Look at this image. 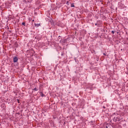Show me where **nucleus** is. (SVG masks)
<instances>
[{
    "mask_svg": "<svg viewBox=\"0 0 128 128\" xmlns=\"http://www.w3.org/2000/svg\"><path fill=\"white\" fill-rule=\"evenodd\" d=\"M113 120L114 122H119V120H120L118 117V116H115L113 118Z\"/></svg>",
    "mask_w": 128,
    "mask_h": 128,
    "instance_id": "f257e3e1",
    "label": "nucleus"
},
{
    "mask_svg": "<svg viewBox=\"0 0 128 128\" xmlns=\"http://www.w3.org/2000/svg\"><path fill=\"white\" fill-rule=\"evenodd\" d=\"M14 62H18V58L17 57H14L13 58Z\"/></svg>",
    "mask_w": 128,
    "mask_h": 128,
    "instance_id": "f03ea898",
    "label": "nucleus"
},
{
    "mask_svg": "<svg viewBox=\"0 0 128 128\" xmlns=\"http://www.w3.org/2000/svg\"><path fill=\"white\" fill-rule=\"evenodd\" d=\"M40 26V24H34V26H36V28H38Z\"/></svg>",
    "mask_w": 128,
    "mask_h": 128,
    "instance_id": "7ed1b4c3",
    "label": "nucleus"
},
{
    "mask_svg": "<svg viewBox=\"0 0 128 128\" xmlns=\"http://www.w3.org/2000/svg\"><path fill=\"white\" fill-rule=\"evenodd\" d=\"M71 7L72 8H74V4H71Z\"/></svg>",
    "mask_w": 128,
    "mask_h": 128,
    "instance_id": "20e7f679",
    "label": "nucleus"
},
{
    "mask_svg": "<svg viewBox=\"0 0 128 128\" xmlns=\"http://www.w3.org/2000/svg\"><path fill=\"white\" fill-rule=\"evenodd\" d=\"M34 90H35V92H37L38 88H34Z\"/></svg>",
    "mask_w": 128,
    "mask_h": 128,
    "instance_id": "39448f33",
    "label": "nucleus"
},
{
    "mask_svg": "<svg viewBox=\"0 0 128 128\" xmlns=\"http://www.w3.org/2000/svg\"><path fill=\"white\" fill-rule=\"evenodd\" d=\"M22 26H26V23L24 22H23L22 23Z\"/></svg>",
    "mask_w": 128,
    "mask_h": 128,
    "instance_id": "423d86ee",
    "label": "nucleus"
},
{
    "mask_svg": "<svg viewBox=\"0 0 128 128\" xmlns=\"http://www.w3.org/2000/svg\"><path fill=\"white\" fill-rule=\"evenodd\" d=\"M41 96H44V94L42 93Z\"/></svg>",
    "mask_w": 128,
    "mask_h": 128,
    "instance_id": "0eeeda50",
    "label": "nucleus"
},
{
    "mask_svg": "<svg viewBox=\"0 0 128 128\" xmlns=\"http://www.w3.org/2000/svg\"><path fill=\"white\" fill-rule=\"evenodd\" d=\"M112 34H114V31H112Z\"/></svg>",
    "mask_w": 128,
    "mask_h": 128,
    "instance_id": "6e6552de",
    "label": "nucleus"
},
{
    "mask_svg": "<svg viewBox=\"0 0 128 128\" xmlns=\"http://www.w3.org/2000/svg\"><path fill=\"white\" fill-rule=\"evenodd\" d=\"M104 56H106L105 53L103 54Z\"/></svg>",
    "mask_w": 128,
    "mask_h": 128,
    "instance_id": "1a4fd4ad",
    "label": "nucleus"
},
{
    "mask_svg": "<svg viewBox=\"0 0 128 128\" xmlns=\"http://www.w3.org/2000/svg\"><path fill=\"white\" fill-rule=\"evenodd\" d=\"M103 108H106V107L104 106Z\"/></svg>",
    "mask_w": 128,
    "mask_h": 128,
    "instance_id": "9d476101",
    "label": "nucleus"
},
{
    "mask_svg": "<svg viewBox=\"0 0 128 128\" xmlns=\"http://www.w3.org/2000/svg\"><path fill=\"white\" fill-rule=\"evenodd\" d=\"M114 116V114H113Z\"/></svg>",
    "mask_w": 128,
    "mask_h": 128,
    "instance_id": "9b49d317",
    "label": "nucleus"
},
{
    "mask_svg": "<svg viewBox=\"0 0 128 128\" xmlns=\"http://www.w3.org/2000/svg\"><path fill=\"white\" fill-rule=\"evenodd\" d=\"M34 20H32V22H34Z\"/></svg>",
    "mask_w": 128,
    "mask_h": 128,
    "instance_id": "f8f14e48",
    "label": "nucleus"
},
{
    "mask_svg": "<svg viewBox=\"0 0 128 128\" xmlns=\"http://www.w3.org/2000/svg\"><path fill=\"white\" fill-rule=\"evenodd\" d=\"M95 26H96V24H95Z\"/></svg>",
    "mask_w": 128,
    "mask_h": 128,
    "instance_id": "ddd939ff",
    "label": "nucleus"
},
{
    "mask_svg": "<svg viewBox=\"0 0 128 128\" xmlns=\"http://www.w3.org/2000/svg\"><path fill=\"white\" fill-rule=\"evenodd\" d=\"M106 128H108V126H106Z\"/></svg>",
    "mask_w": 128,
    "mask_h": 128,
    "instance_id": "4468645a",
    "label": "nucleus"
}]
</instances>
